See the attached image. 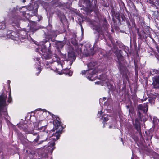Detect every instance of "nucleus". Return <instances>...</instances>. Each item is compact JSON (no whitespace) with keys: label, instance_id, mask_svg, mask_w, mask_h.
<instances>
[{"label":"nucleus","instance_id":"obj_1","mask_svg":"<svg viewBox=\"0 0 159 159\" xmlns=\"http://www.w3.org/2000/svg\"><path fill=\"white\" fill-rule=\"evenodd\" d=\"M53 124L54 128L53 130L51 131V133H52L55 130L57 129L58 130L56 131L55 134L53 133L52 134V137H56V138L53 137L51 138L50 139V142L48 143V147H50L52 151L54 150L55 147H54V146L55 144V141L59 139L60 134L61 133V131L63 129V127L61 125V123L59 118H56V120H54Z\"/></svg>","mask_w":159,"mask_h":159},{"label":"nucleus","instance_id":"obj_2","mask_svg":"<svg viewBox=\"0 0 159 159\" xmlns=\"http://www.w3.org/2000/svg\"><path fill=\"white\" fill-rule=\"evenodd\" d=\"M36 52L43 56V57H42L43 58L48 59L51 57L50 51L47 49L45 46L43 45L39 46L36 48Z\"/></svg>","mask_w":159,"mask_h":159},{"label":"nucleus","instance_id":"obj_3","mask_svg":"<svg viewBox=\"0 0 159 159\" xmlns=\"http://www.w3.org/2000/svg\"><path fill=\"white\" fill-rule=\"evenodd\" d=\"M7 96L4 95L0 96V116L2 115H7V108L6 107V99Z\"/></svg>","mask_w":159,"mask_h":159},{"label":"nucleus","instance_id":"obj_4","mask_svg":"<svg viewBox=\"0 0 159 159\" xmlns=\"http://www.w3.org/2000/svg\"><path fill=\"white\" fill-rule=\"evenodd\" d=\"M94 63L91 62L88 65V67L89 69L86 71L84 70L82 71V74H87L88 76L87 77V78L90 80L93 81L94 80V78H93V76L95 75L94 70H93V67L94 66Z\"/></svg>","mask_w":159,"mask_h":159},{"label":"nucleus","instance_id":"obj_5","mask_svg":"<svg viewBox=\"0 0 159 159\" xmlns=\"http://www.w3.org/2000/svg\"><path fill=\"white\" fill-rule=\"evenodd\" d=\"M121 50H120V60L123 58V56L121 54ZM120 70L121 72V73L122 74L124 78L127 80L128 79V77L127 75L128 73V70L125 66L122 65L120 61Z\"/></svg>","mask_w":159,"mask_h":159},{"label":"nucleus","instance_id":"obj_6","mask_svg":"<svg viewBox=\"0 0 159 159\" xmlns=\"http://www.w3.org/2000/svg\"><path fill=\"white\" fill-rule=\"evenodd\" d=\"M121 5V8L123 10V11H122V9H120V13H121V15L120 14V16H121V18L122 20L120 19V24H125V22L127 23V24L128 23L129 24V23L128 22V19H126L125 17V15L123 14V13L124 12V9H125V5H124V3L121 1L120 2V5Z\"/></svg>","mask_w":159,"mask_h":159},{"label":"nucleus","instance_id":"obj_7","mask_svg":"<svg viewBox=\"0 0 159 159\" xmlns=\"http://www.w3.org/2000/svg\"><path fill=\"white\" fill-rule=\"evenodd\" d=\"M45 123L46 124H47L46 121L43 120L41 122H39V123L38 129L43 132L44 135L45 136L47 139V138H46V137L48 135V133L46 131H44L46 129V125H42V123Z\"/></svg>","mask_w":159,"mask_h":159},{"label":"nucleus","instance_id":"obj_8","mask_svg":"<svg viewBox=\"0 0 159 159\" xmlns=\"http://www.w3.org/2000/svg\"><path fill=\"white\" fill-rule=\"evenodd\" d=\"M20 20V17L16 16L9 20V22L13 26H18Z\"/></svg>","mask_w":159,"mask_h":159},{"label":"nucleus","instance_id":"obj_9","mask_svg":"<svg viewBox=\"0 0 159 159\" xmlns=\"http://www.w3.org/2000/svg\"><path fill=\"white\" fill-rule=\"evenodd\" d=\"M52 60L53 61L55 62V64H57L58 66L57 68H56L57 69H61V68L63 67L62 64L60 61L59 58L57 57V55H55L53 57Z\"/></svg>","mask_w":159,"mask_h":159},{"label":"nucleus","instance_id":"obj_10","mask_svg":"<svg viewBox=\"0 0 159 159\" xmlns=\"http://www.w3.org/2000/svg\"><path fill=\"white\" fill-rule=\"evenodd\" d=\"M148 103H147L143 104H140L138 105L137 106L138 111H142L145 113H147L148 110Z\"/></svg>","mask_w":159,"mask_h":159},{"label":"nucleus","instance_id":"obj_11","mask_svg":"<svg viewBox=\"0 0 159 159\" xmlns=\"http://www.w3.org/2000/svg\"><path fill=\"white\" fill-rule=\"evenodd\" d=\"M95 84L105 86L106 85L110 90H112L113 89V86L111 85L110 83L107 82L106 80L104 81L103 82L101 81L96 82H95Z\"/></svg>","mask_w":159,"mask_h":159},{"label":"nucleus","instance_id":"obj_12","mask_svg":"<svg viewBox=\"0 0 159 159\" xmlns=\"http://www.w3.org/2000/svg\"><path fill=\"white\" fill-rule=\"evenodd\" d=\"M152 84L155 88H159V76H157L152 78Z\"/></svg>","mask_w":159,"mask_h":159},{"label":"nucleus","instance_id":"obj_13","mask_svg":"<svg viewBox=\"0 0 159 159\" xmlns=\"http://www.w3.org/2000/svg\"><path fill=\"white\" fill-rule=\"evenodd\" d=\"M137 131L140 134H141V130L140 126V123L138 119L135 120V123L134 125Z\"/></svg>","mask_w":159,"mask_h":159},{"label":"nucleus","instance_id":"obj_14","mask_svg":"<svg viewBox=\"0 0 159 159\" xmlns=\"http://www.w3.org/2000/svg\"><path fill=\"white\" fill-rule=\"evenodd\" d=\"M154 128L158 129L159 128V119L156 117H154L153 120Z\"/></svg>","mask_w":159,"mask_h":159},{"label":"nucleus","instance_id":"obj_15","mask_svg":"<svg viewBox=\"0 0 159 159\" xmlns=\"http://www.w3.org/2000/svg\"><path fill=\"white\" fill-rule=\"evenodd\" d=\"M112 101V99L111 98H109L107 99V101L104 103V106H107V108L108 109L109 108H111V104Z\"/></svg>","mask_w":159,"mask_h":159},{"label":"nucleus","instance_id":"obj_16","mask_svg":"<svg viewBox=\"0 0 159 159\" xmlns=\"http://www.w3.org/2000/svg\"><path fill=\"white\" fill-rule=\"evenodd\" d=\"M31 136L33 139L32 140H33L34 141L37 142L39 139V136L37 133H35L34 134H32Z\"/></svg>","mask_w":159,"mask_h":159},{"label":"nucleus","instance_id":"obj_17","mask_svg":"<svg viewBox=\"0 0 159 159\" xmlns=\"http://www.w3.org/2000/svg\"><path fill=\"white\" fill-rule=\"evenodd\" d=\"M14 33H12L10 35V38L13 40L18 41L20 39L18 35L16 34V36H15L14 35Z\"/></svg>","mask_w":159,"mask_h":159},{"label":"nucleus","instance_id":"obj_18","mask_svg":"<svg viewBox=\"0 0 159 159\" xmlns=\"http://www.w3.org/2000/svg\"><path fill=\"white\" fill-rule=\"evenodd\" d=\"M138 116L139 120L142 121L145 120L144 116L141 113L140 111H138Z\"/></svg>","mask_w":159,"mask_h":159},{"label":"nucleus","instance_id":"obj_19","mask_svg":"<svg viewBox=\"0 0 159 159\" xmlns=\"http://www.w3.org/2000/svg\"><path fill=\"white\" fill-rule=\"evenodd\" d=\"M65 45L64 42L62 41H59L57 43V47L58 48H61Z\"/></svg>","mask_w":159,"mask_h":159},{"label":"nucleus","instance_id":"obj_20","mask_svg":"<svg viewBox=\"0 0 159 159\" xmlns=\"http://www.w3.org/2000/svg\"><path fill=\"white\" fill-rule=\"evenodd\" d=\"M111 116L107 114H105L102 116L101 119L103 120V121H107L109 118H110Z\"/></svg>","mask_w":159,"mask_h":159},{"label":"nucleus","instance_id":"obj_21","mask_svg":"<svg viewBox=\"0 0 159 159\" xmlns=\"http://www.w3.org/2000/svg\"><path fill=\"white\" fill-rule=\"evenodd\" d=\"M32 25L30 27V30L32 32H34L36 31L37 29H36L35 28L33 27V26H36V23L34 22H33L32 23Z\"/></svg>","mask_w":159,"mask_h":159},{"label":"nucleus","instance_id":"obj_22","mask_svg":"<svg viewBox=\"0 0 159 159\" xmlns=\"http://www.w3.org/2000/svg\"><path fill=\"white\" fill-rule=\"evenodd\" d=\"M6 27V22L5 21L0 22V29H4Z\"/></svg>","mask_w":159,"mask_h":159},{"label":"nucleus","instance_id":"obj_23","mask_svg":"<svg viewBox=\"0 0 159 159\" xmlns=\"http://www.w3.org/2000/svg\"><path fill=\"white\" fill-rule=\"evenodd\" d=\"M68 56L69 58V60L73 61L75 60V57L74 54L69 53Z\"/></svg>","mask_w":159,"mask_h":159},{"label":"nucleus","instance_id":"obj_24","mask_svg":"<svg viewBox=\"0 0 159 159\" xmlns=\"http://www.w3.org/2000/svg\"><path fill=\"white\" fill-rule=\"evenodd\" d=\"M36 61L38 62V63H39V64H38V67H37V68L38 69V70L39 71V73L41 70V67L40 66V61H39V58H36Z\"/></svg>","mask_w":159,"mask_h":159},{"label":"nucleus","instance_id":"obj_25","mask_svg":"<svg viewBox=\"0 0 159 159\" xmlns=\"http://www.w3.org/2000/svg\"><path fill=\"white\" fill-rule=\"evenodd\" d=\"M150 73L152 75L154 74V73L159 74V70H152V71H150Z\"/></svg>","mask_w":159,"mask_h":159},{"label":"nucleus","instance_id":"obj_26","mask_svg":"<svg viewBox=\"0 0 159 159\" xmlns=\"http://www.w3.org/2000/svg\"><path fill=\"white\" fill-rule=\"evenodd\" d=\"M114 125H109V128H116L117 127V124L116 123V122L114 121L113 123Z\"/></svg>","mask_w":159,"mask_h":159},{"label":"nucleus","instance_id":"obj_27","mask_svg":"<svg viewBox=\"0 0 159 159\" xmlns=\"http://www.w3.org/2000/svg\"><path fill=\"white\" fill-rule=\"evenodd\" d=\"M67 71L68 72H67L66 73H65L66 75H67L69 76H71L72 75V72L70 71H69L68 69H67Z\"/></svg>","mask_w":159,"mask_h":159},{"label":"nucleus","instance_id":"obj_28","mask_svg":"<svg viewBox=\"0 0 159 159\" xmlns=\"http://www.w3.org/2000/svg\"><path fill=\"white\" fill-rule=\"evenodd\" d=\"M107 99V98L106 97H103L102 98H100L99 100V103L101 104H102V102L104 101H105Z\"/></svg>","mask_w":159,"mask_h":159},{"label":"nucleus","instance_id":"obj_29","mask_svg":"<svg viewBox=\"0 0 159 159\" xmlns=\"http://www.w3.org/2000/svg\"><path fill=\"white\" fill-rule=\"evenodd\" d=\"M153 158L155 159H159V154L155 153L153 155Z\"/></svg>","mask_w":159,"mask_h":159},{"label":"nucleus","instance_id":"obj_30","mask_svg":"<svg viewBox=\"0 0 159 159\" xmlns=\"http://www.w3.org/2000/svg\"><path fill=\"white\" fill-rule=\"evenodd\" d=\"M12 100V98L11 97V92H9V97L8 99V102L10 103L11 102Z\"/></svg>","mask_w":159,"mask_h":159},{"label":"nucleus","instance_id":"obj_31","mask_svg":"<svg viewBox=\"0 0 159 159\" xmlns=\"http://www.w3.org/2000/svg\"><path fill=\"white\" fill-rule=\"evenodd\" d=\"M40 110H41L42 111H43V116H44L46 113V110H45V109H40Z\"/></svg>","mask_w":159,"mask_h":159},{"label":"nucleus","instance_id":"obj_32","mask_svg":"<svg viewBox=\"0 0 159 159\" xmlns=\"http://www.w3.org/2000/svg\"><path fill=\"white\" fill-rule=\"evenodd\" d=\"M115 55H116V57H117L118 60H119V57L118 52L117 51V52H115Z\"/></svg>","mask_w":159,"mask_h":159},{"label":"nucleus","instance_id":"obj_33","mask_svg":"<svg viewBox=\"0 0 159 159\" xmlns=\"http://www.w3.org/2000/svg\"><path fill=\"white\" fill-rule=\"evenodd\" d=\"M102 113V111H99L98 112V117H100L101 116V115Z\"/></svg>","mask_w":159,"mask_h":159},{"label":"nucleus","instance_id":"obj_34","mask_svg":"<svg viewBox=\"0 0 159 159\" xmlns=\"http://www.w3.org/2000/svg\"><path fill=\"white\" fill-rule=\"evenodd\" d=\"M155 0H149V3H153L155 2L154 1Z\"/></svg>","mask_w":159,"mask_h":159},{"label":"nucleus","instance_id":"obj_35","mask_svg":"<svg viewBox=\"0 0 159 159\" xmlns=\"http://www.w3.org/2000/svg\"><path fill=\"white\" fill-rule=\"evenodd\" d=\"M156 1L155 2H154L156 3L157 4H159V0H156Z\"/></svg>","mask_w":159,"mask_h":159},{"label":"nucleus","instance_id":"obj_36","mask_svg":"<svg viewBox=\"0 0 159 159\" xmlns=\"http://www.w3.org/2000/svg\"><path fill=\"white\" fill-rule=\"evenodd\" d=\"M157 51H158V52L159 53V47H157Z\"/></svg>","mask_w":159,"mask_h":159},{"label":"nucleus","instance_id":"obj_37","mask_svg":"<svg viewBox=\"0 0 159 159\" xmlns=\"http://www.w3.org/2000/svg\"><path fill=\"white\" fill-rule=\"evenodd\" d=\"M126 107L127 109H129V108L130 106L129 105H127Z\"/></svg>","mask_w":159,"mask_h":159},{"label":"nucleus","instance_id":"obj_38","mask_svg":"<svg viewBox=\"0 0 159 159\" xmlns=\"http://www.w3.org/2000/svg\"><path fill=\"white\" fill-rule=\"evenodd\" d=\"M132 109H129V112L130 113L131 112V111L132 110Z\"/></svg>","mask_w":159,"mask_h":159},{"label":"nucleus","instance_id":"obj_39","mask_svg":"<svg viewBox=\"0 0 159 159\" xmlns=\"http://www.w3.org/2000/svg\"><path fill=\"white\" fill-rule=\"evenodd\" d=\"M10 80L7 81V83L8 84H10Z\"/></svg>","mask_w":159,"mask_h":159},{"label":"nucleus","instance_id":"obj_40","mask_svg":"<svg viewBox=\"0 0 159 159\" xmlns=\"http://www.w3.org/2000/svg\"><path fill=\"white\" fill-rule=\"evenodd\" d=\"M121 141L123 142V145H124V143L123 142V139L122 138L121 139Z\"/></svg>","mask_w":159,"mask_h":159},{"label":"nucleus","instance_id":"obj_41","mask_svg":"<svg viewBox=\"0 0 159 159\" xmlns=\"http://www.w3.org/2000/svg\"><path fill=\"white\" fill-rule=\"evenodd\" d=\"M131 159H133V157H131Z\"/></svg>","mask_w":159,"mask_h":159},{"label":"nucleus","instance_id":"obj_42","mask_svg":"<svg viewBox=\"0 0 159 159\" xmlns=\"http://www.w3.org/2000/svg\"><path fill=\"white\" fill-rule=\"evenodd\" d=\"M25 2V1L24 0H23V2Z\"/></svg>","mask_w":159,"mask_h":159},{"label":"nucleus","instance_id":"obj_43","mask_svg":"<svg viewBox=\"0 0 159 159\" xmlns=\"http://www.w3.org/2000/svg\"><path fill=\"white\" fill-rule=\"evenodd\" d=\"M74 36H75V34H74Z\"/></svg>","mask_w":159,"mask_h":159},{"label":"nucleus","instance_id":"obj_44","mask_svg":"<svg viewBox=\"0 0 159 159\" xmlns=\"http://www.w3.org/2000/svg\"><path fill=\"white\" fill-rule=\"evenodd\" d=\"M59 74H60V75H61V73H59Z\"/></svg>","mask_w":159,"mask_h":159},{"label":"nucleus","instance_id":"obj_45","mask_svg":"<svg viewBox=\"0 0 159 159\" xmlns=\"http://www.w3.org/2000/svg\"><path fill=\"white\" fill-rule=\"evenodd\" d=\"M105 125V124H104V126Z\"/></svg>","mask_w":159,"mask_h":159}]
</instances>
